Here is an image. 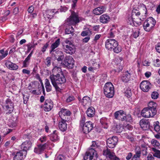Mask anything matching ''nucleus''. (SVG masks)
<instances>
[{"label":"nucleus","mask_w":160,"mask_h":160,"mask_svg":"<svg viewBox=\"0 0 160 160\" xmlns=\"http://www.w3.org/2000/svg\"><path fill=\"white\" fill-rule=\"evenodd\" d=\"M51 58L48 57L45 60L44 62L47 66H49L51 65Z\"/></svg>","instance_id":"obj_46"},{"label":"nucleus","mask_w":160,"mask_h":160,"mask_svg":"<svg viewBox=\"0 0 160 160\" xmlns=\"http://www.w3.org/2000/svg\"><path fill=\"white\" fill-rule=\"evenodd\" d=\"M50 78L52 85L56 90L58 91H59L60 89L58 86L66 82L64 76L63 75L60 76L59 74H57L56 75H51L50 76Z\"/></svg>","instance_id":"obj_1"},{"label":"nucleus","mask_w":160,"mask_h":160,"mask_svg":"<svg viewBox=\"0 0 160 160\" xmlns=\"http://www.w3.org/2000/svg\"><path fill=\"white\" fill-rule=\"evenodd\" d=\"M135 152V154L132 156L131 160H139L141 154V150L140 147H136Z\"/></svg>","instance_id":"obj_22"},{"label":"nucleus","mask_w":160,"mask_h":160,"mask_svg":"<svg viewBox=\"0 0 160 160\" xmlns=\"http://www.w3.org/2000/svg\"><path fill=\"white\" fill-rule=\"evenodd\" d=\"M151 85L148 81H142L140 84V89L144 92H147L151 88Z\"/></svg>","instance_id":"obj_14"},{"label":"nucleus","mask_w":160,"mask_h":160,"mask_svg":"<svg viewBox=\"0 0 160 160\" xmlns=\"http://www.w3.org/2000/svg\"><path fill=\"white\" fill-rule=\"evenodd\" d=\"M86 118L84 116H82L81 118V119L80 121V126L81 127H82L84 125L85 121Z\"/></svg>","instance_id":"obj_48"},{"label":"nucleus","mask_w":160,"mask_h":160,"mask_svg":"<svg viewBox=\"0 0 160 160\" xmlns=\"http://www.w3.org/2000/svg\"><path fill=\"white\" fill-rule=\"evenodd\" d=\"M48 42H47L45 44L42 48V52H44L46 51V49L48 47Z\"/></svg>","instance_id":"obj_55"},{"label":"nucleus","mask_w":160,"mask_h":160,"mask_svg":"<svg viewBox=\"0 0 160 160\" xmlns=\"http://www.w3.org/2000/svg\"><path fill=\"white\" fill-rule=\"evenodd\" d=\"M40 34V33L38 32H36V33L34 36V41L33 42V44L31 43H29L27 45L28 47L27 52H29L31 49L37 45V42L35 43L34 41H36L39 39L38 35Z\"/></svg>","instance_id":"obj_21"},{"label":"nucleus","mask_w":160,"mask_h":160,"mask_svg":"<svg viewBox=\"0 0 160 160\" xmlns=\"http://www.w3.org/2000/svg\"><path fill=\"white\" fill-rule=\"evenodd\" d=\"M156 23L155 20L152 17L148 18L144 22L143 28L147 32L150 31L153 28Z\"/></svg>","instance_id":"obj_8"},{"label":"nucleus","mask_w":160,"mask_h":160,"mask_svg":"<svg viewBox=\"0 0 160 160\" xmlns=\"http://www.w3.org/2000/svg\"><path fill=\"white\" fill-rule=\"evenodd\" d=\"M38 147L35 148L34 152L36 153L39 154L40 152V145H38Z\"/></svg>","instance_id":"obj_50"},{"label":"nucleus","mask_w":160,"mask_h":160,"mask_svg":"<svg viewBox=\"0 0 160 160\" xmlns=\"http://www.w3.org/2000/svg\"><path fill=\"white\" fill-rule=\"evenodd\" d=\"M105 47L108 50H113L116 53H118L122 51L121 47L118 45V42L113 39H109L106 40Z\"/></svg>","instance_id":"obj_2"},{"label":"nucleus","mask_w":160,"mask_h":160,"mask_svg":"<svg viewBox=\"0 0 160 160\" xmlns=\"http://www.w3.org/2000/svg\"><path fill=\"white\" fill-rule=\"evenodd\" d=\"M53 107L52 102L50 100H46L43 106L44 110L46 112L50 111Z\"/></svg>","instance_id":"obj_18"},{"label":"nucleus","mask_w":160,"mask_h":160,"mask_svg":"<svg viewBox=\"0 0 160 160\" xmlns=\"http://www.w3.org/2000/svg\"><path fill=\"white\" fill-rule=\"evenodd\" d=\"M132 95L131 90L130 88H128L125 91V96L128 98L131 97Z\"/></svg>","instance_id":"obj_42"},{"label":"nucleus","mask_w":160,"mask_h":160,"mask_svg":"<svg viewBox=\"0 0 160 160\" xmlns=\"http://www.w3.org/2000/svg\"><path fill=\"white\" fill-rule=\"evenodd\" d=\"M24 154L22 150L17 152L13 157V160H23V155Z\"/></svg>","instance_id":"obj_30"},{"label":"nucleus","mask_w":160,"mask_h":160,"mask_svg":"<svg viewBox=\"0 0 160 160\" xmlns=\"http://www.w3.org/2000/svg\"><path fill=\"white\" fill-rule=\"evenodd\" d=\"M148 110L149 113V115L150 118L153 117L156 114L157 110L156 109H150L148 108Z\"/></svg>","instance_id":"obj_38"},{"label":"nucleus","mask_w":160,"mask_h":160,"mask_svg":"<svg viewBox=\"0 0 160 160\" xmlns=\"http://www.w3.org/2000/svg\"><path fill=\"white\" fill-rule=\"evenodd\" d=\"M61 71V68L57 66H55L52 69L53 72H58Z\"/></svg>","instance_id":"obj_53"},{"label":"nucleus","mask_w":160,"mask_h":160,"mask_svg":"<svg viewBox=\"0 0 160 160\" xmlns=\"http://www.w3.org/2000/svg\"><path fill=\"white\" fill-rule=\"evenodd\" d=\"M71 112L64 108H62L59 112L58 114L62 120H68V117L71 114Z\"/></svg>","instance_id":"obj_12"},{"label":"nucleus","mask_w":160,"mask_h":160,"mask_svg":"<svg viewBox=\"0 0 160 160\" xmlns=\"http://www.w3.org/2000/svg\"><path fill=\"white\" fill-rule=\"evenodd\" d=\"M109 16L107 14H103L101 15L99 18L100 22L103 23H107L110 21Z\"/></svg>","instance_id":"obj_26"},{"label":"nucleus","mask_w":160,"mask_h":160,"mask_svg":"<svg viewBox=\"0 0 160 160\" xmlns=\"http://www.w3.org/2000/svg\"><path fill=\"white\" fill-rule=\"evenodd\" d=\"M139 32L138 31H135L132 34V36L134 38H136L139 36Z\"/></svg>","instance_id":"obj_60"},{"label":"nucleus","mask_w":160,"mask_h":160,"mask_svg":"<svg viewBox=\"0 0 160 160\" xmlns=\"http://www.w3.org/2000/svg\"><path fill=\"white\" fill-rule=\"evenodd\" d=\"M104 94L108 98H111L114 95V88L112 84L110 82L106 83L103 88Z\"/></svg>","instance_id":"obj_6"},{"label":"nucleus","mask_w":160,"mask_h":160,"mask_svg":"<svg viewBox=\"0 0 160 160\" xmlns=\"http://www.w3.org/2000/svg\"><path fill=\"white\" fill-rule=\"evenodd\" d=\"M95 110L92 107H90L88 108L86 111V113L88 117H93L95 114Z\"/></svg>","instance_id":"obj_31"},{"label":"nucleus","mask_w":160,"mask_h":160,"mask_svg":"<svg viewBox=\"0 0 160 160\" xmlns=\"http://www.w3.org/2000/svg\"><path fill=\"white\" fill-rule=\"evenodd\" d=\"M159 124V122L158 121L156 122L154 124V130L157 132L160 130V126Z\"/></svg>","instance_id":"obj_44"},{"label":"nucleus","mask_w":160,"mask_h":160,"mask_svg":"<svg viewBox=\"0 0 160 160\" xmlns=\"http://www.w3.org/2000/svg\"><path fill=\"white\" fill-rule=\"evenodd\" d=\"M74 31V28L72 27H71L70 28H66L65 31V33L66 34H71L72 35H73Z\"/></svg>","instance_id":"obj_40"},{"label":"nucleus","mask_w":160,"mask_h":160,"mask_svg":"<svg viewBox=\"0 0 160 160\" xmlns=\"http://www.w3.org/2000/svg\"><path fill=\"white\" fill-rule=\"evenodd\" d=\"M75 99L74 97L73 96H69L67 99L66 101L68 102H71L73 101Z\"/></svg>","instance_id":"obj_52"},{"label":"nucleus","mask_w":160,"mask_h":160,"mask_svg":"<svg viewBox=\"0 0 160 160\" xmlns=\"http://www.w3.org/2000/svg\"><path fill=\"white\" fill-rule=\"evenodd\" d=\"M118 141V138L116 136L109 138L107 140V145L109 148H113L116 146Z\"/></svg>","instance_id":"obj_13"},{"label":"nucleus","mask_w":160,"mask_h":160,"mask_svg":"<svg viewBox=\"0 0 160 160\" xmlns=\"http://www.w3.org/2000/svg\"><path fill=\"white\" fill-rule=\"evenodd\" d=\"M125 113L123 111L119 110L116 112L114 113L115 118L121 120L122 121H124Z\"/></svg>","instance_id":"obj_20"},{"label":"nucleus","mask_w":160,"mask_h":160,"mask_svg":"<svg viewBox=\"0 0 160 160\" xmlns=\"http://www.w3.org/2000/svg\"><path fill=\"white\" fill-rule=\"evenodd\" d=\"M42 123H43V124L42 126V127H44L46 132H49V128L46 122L44 121Z\"/></svg>","instance_id":"obj_47"},{"label":"nucleus","mask_w":160,"mask_h":160,"mask_svg":"<svg viewBox=\"0 0 160 160\" xmlns=\"http://www.w3.org/2000/svg\"><path fill=\"white\" fill-rule=\"evenodd\" d=\"M148 108H143L141 112V115L143 117L146 118H150Z\"/></svg>","instance_id":"obj_32"},{"label":"nucleus","mask_w":160,"mask_h":160,"mask_svg":"<svg viewBox=\"0 0 160 160\" xmlns=\"http://www.w3.org/2000/svg\"><path fill=\"white\" fill-rule=\"evenodd\" d=\"M64 51L67 53L72 55L75 52V48L72 43L68 39L64 40L62 43Z\"/></svg>","instance_id":"obj_5"},{"label":"nucleus","mask_w":160,"mask_h":160,"mask_svg":"<svg viewBox=\"0 0 160 160\" xmlns=\"http://www.w3.org/2000/svg\"><path fill=\"white\" fill-rule=\"evenodd\" d=\"M154 156L151 154H149L148 155L147 157V160H154Z\"/></svg>","instance_id":"obj_58"},{"label":"nucleus","mask_w":160,"mask_h":160,"mask_svg":"<svg viewBox=\"0 0 160 160\" xmlns=\"http://www.w3.org/2000/svg\"><path fill=\"white\" fill-rule=\"evenodd\" d=\"M45 85L46 91L47 92H49L51 90L52 87L50 85L48 80L46 79L45 80Z\"/></svg>","instance_id":"obj_37"},{"label":"nucleus","mask_w":160,"mask_h":160,"mask_svg":"<svg viewBox=\"0 0 160 160\" xmlns=\"http://www.w3.org/2000/svg\"><path fill=\"white\" fill-rule=\"evenodd\" d=\"M158 93L157 92H153L151 95V97L152 99H157L158 97Z\"/></svg>","instance_id":"obj_45"},{"label":"nucleus","mask_w":160,"mask_h":160,"mask_svg":"<svg viewBox=\"0 0 160 160\" xmlns=\"http://www.w3.org/2000/svg\"><path fill=\"white\" fill-rule=\"evenodd\" d=\"M67 120H62L58 124V127L60 130L62 132L66 131L67 129V124L66 121Z\"/></svg>","instance_id":"obj_24"},{"label":"nucleus","mask_w":160,"mask_h":160,"mask_svg":"<svg viewBox=\"0 0 160 160\" xmlns=\"http://www.w3.org/2000/svg\"><path fill=\"white\" fill-rule=\"evenodd\" d=\"M145 15L142 16V18H139V16L140 15V12L136 9H133L132 10V18L134 19V25L137 27L141 24V21H143V20L146 18V15L147 14V9L146 8H145Z\"/></svg>","instance_id":"obj_4"},{"label":"nucleus","mask_w":160,"mask_h":160,"mask_svg":"<svg viewBox=\"0 0 160 160\" xmlns=\"http://www.w3.org/2000/svg\"><path fill=\"white\" fill-rule=\"evenodd\" d=\"M34 9V7L32 6H30L28 9V11L29 13H31L32 12Z\"/></svg>","instance_id":"obj_59"},{"label":"nucleus","mask_w":160,"mask_h":160,"mask_svg":"<svg viewBox=\"0 0 160 160\" xmlns=\"http://www.w3.org/2000/svg\"><path fill=\"white\" fill-rule=\"evenodd\" d=\"M0 53L1 54V55L0 56V60H1L7 55L8 54V51L6 50L4 51V50L2 49L0 50Z\"/></svg>","instance_id":"obj_39"},{"label":"nucleus","mask_w":160,"mask_h":160,"mask_svg":"<svg viewBox=\"0 0 160 160\" xmlns=\"http://www.w3.org/2000/svg\"><path fill=\"white\" fill-rule=\"evenodd\" d=\"M157 107V104L155 102L151 101L149 102L148 104V107L147 108L150 109H156Z\"/></svg>","instance_id":"obj_41"},{"label":"nucleus","mask_w":160,"mask_h":160,"mask_svg":"<svg viewBox=\"0 0 160 160\" xmlns=\"http://www.w3.org/2000/svg\"><path fill=\"white\" fill-rule=\"evenodd\" d=\"M124 118V121H125L127 122H131L132 121V119L130 114H128L126 115V114H125V117Z\"/></svg>","instance_id":"obj_43"},{"label":"nucleus","mask_w":160,"mask_h":160,"mask_svg":"<svg viewBox=\"0 0 160 160\" xmlns=\"http://www.w3.org/2000/svg\"><path fill=\"white\" fill-rule=\"evenodd\" d=\"M132 157V153L130 152L128 153L127 156L126 157V159L127 160H130L131 158Z\"/></svg>","instance_id":"obj_57"},{"label":"nucleus","mask_w":160,"mask_h":160,"mask_svg":"<svg viewBox=\"0 0 160 160\" xmlns=\"http://www.w3.org/2000/svg\"><path fill=\"white\" fill-rule=\"evenodd\" d=\"M106 9L102 6L99 7L95 8L93 10V13L96 15H99L105 12Z\"/></svg>","instance_id":"obj_27"},{"label":"nucleus","mask_w":160,"mask_h":160,"mask_svg":"<svg viewBox=\"0 0 160 160\" xmlns=\"http://www.w3.org/2000/svg\"><path fill=\"white\" fill-rule=\"evenodd\" d=\"M55 12L54 10H48L43 12L44 18L46 20H48L52 18L53 15L57 12Z\"/></svg>","instance_id":"obj_16"},{"label":"nucleus","mask_w":160,"mask_h":160,"mask_svg":"<svg viewBox=\"0 0 160 160\" xmlns=\"http://www.w3.org/2000/svg\"><path fill=\"white\" fill-rule=\"evenodd\" d=\"M57 160H64V158L62 155H59L56 158Z\"/></svg>","instance_id":"obj_64"},{"label":"nucleus","mask_w":160,"mask_h":160,"mask_svg":"<svg viewBox=\"0 0 160 160\" xmlns=\"http://www.w3.org/2000/svg\"><path fill=\"white\" fill-rule=\"evenodd\" d=\"M140 125L143 130H146L149 128L150 122L147 120L142 119L140 121Z\"/></svg>","instance_id":"obj_23"},{"label":"nucleus","mask_w":160,"mask_h":160,"mask_svg":"<svg viewBox=\"0 0 160 160\" xmlns=\"http://www.w3.org/2000/svg\"><path fill=\"white\" fill-rule=\"evenodd\" d=\"M74 60L71 56L66 57L63 61L64 65L69 69H72L74 67Z\"/></svg>","instance_id":"obj_10"},{"label":"nucleus","mask_w":160,"mask_h":160,"mask_svg":"<svg viewBox=\"0 0 160 160\" xmlns=\"http://www.w3.org/2000/svg\"><path fill=\"white\" fill-rule=\"evenodd\" d=\"M71 14L69 18L67 19L68 24L75 25L82 21V18L79 17L78 13L74 11H71Z\"/></svg>","instance_id":"obj_7"},{"label":"nucleus","mask_w":160,"mask_h":160,"mask_svg":"<svg viewBox=\"0 0 160 160\" xmlns=\"http://www.w3.org/2000/svg\"><path fill=\"white\" fill-rule=\"evenodd\" d=\"M68 9V8L66 7L61 6L60 8H59V9L61 12H65Z\"/></svg>","instance_id":"obj_61"},{"label":"nucleus","mask_w":160,"mask_h":160,"mask_svg":"<svg viewBox=\"0 0 160 160\" xmlns=\"http://www.w3.org/2000/svg\"><path fill=\"white\" fill-rule=\"evenodd\" d=\"M155 49L157 52L160 53V42L158 43L156 45Z\"/></svg>","instance_id":"obj_54"},{"label":"nucleus","mask_w":160,"mask_h":160,"mask_svg":"<svg viewBox=\"0 0 160 160\" xmlns=\"http://www.w3.org/2000/svg\"><path fill=\"white\" fill-rule=\"evenodd\" d=\"M32 142L30 141H26L23 142L21 145V150L24 152V154H26L27 151L31 147Z\"/></svg>","instance_id":"obj_15"},{"label":"nucleus","mask_w":160,"mask_h":160,"mask_svg":"<svg viewBox=\"0 0 160 160\" xmlns=\"http://www.w3.org/2000/svg\"><path fill=\"white\" fill-rule=\"evenodd\" d=\"M94 70L98 68L99 67V65L98 63L97 62H94L92 63V65H91Z\"/></svg>","instance_id":"obj_49"},{"label":"nucleus","mask_w":160,"mask_h":160,"mask_svg":"<svg viewBox=\"0 0 160 160\" xmlns=\"http://www.w3.org/2000/svg\"><path fill=\"white\" fill-rule=\"evenodd\" d=\"M152 145L155 148H160V143L157 140L155 139H152L151 141Z\"/></svg>","instance_id":"obj_36"},{"label":"nucleus","mask_w":160,"mask_h":160,"mask_svg":"<svg viewBox=\"0 0 160 160\" xmlns=\"http://www.w3.org/2000/svg\"><path fill=\"white\" fill-rule=\"evenodd\" d=\"M59 52L60 53V56H59L58 58H57V60L58 61H62L63 58V55L62 52Z\"/></svg>","instance_id":"obj_56"},{"label":"nucleus","mask_w":160,"mask_h":160,"mask_svg":"<svg viewBox=\"0 0 160 160\" xmlns=\"http://www.w3.org/2000/svg\"><path fill=\"white\" fill-rule=\"evenodd\" d=\"M59 139V137L57 134V131H54L50 139L53 142H56Z\"/></svg>","instance_id":"obj_33"},{"label":"nucleus","mask_w":160,"mask_h":160,"mask_svg":"<svg viewBox=\"0 0 160 160\" xmlns=\"http://www.w3.org/2000/svg\"><path fill=\"white\" fill-rule=\"evenodd\" d=\"M81 127L82 132L84 134H87L92 129L93 125L91 122L88 121Z\"/></svg>","instance_id":"obj_11"},{"label":"nucleus","mask_w":160,"mask_h":160,"mask_svg":"<svg viewBox=\"0 0 160 160\" xmlns=\"http://www.w3.org/2000/svg\"><path fill=\"white\" fill-rule=\"evenodd\" d=\"M90 37L89 36H88L85 37V38L82 39V42L85 43L87 42L88 41L90 40Z\"/></svg>","instance_id":"obj_63"},{"label":"nucleus","mask_w":160,"mask_h":160,"mask_svg":"<svg viewBox=\"0 0 160 160\" xmlns=\"http://www.w3.org/2000/svg\"><path fill=\"white\" fill-rule=\"evenodd\" d=\"M30 59V58H28V57H27V58L25 59V60L23 62V66L24 67H27V62H28V61Z\"/></svg>","instance_id":"obj_62"},{"label":"nucleus","mask_w":160,"mask_h":160,"mask_svg":"<svg viewBox=\"0 0 160 160\" xmlns=\"http://www.w3.org/2000/svg\"><path fill=\"white\" fill-rule=\"evenodd\" d=\"M152 151H153L152 153L153 156L158 158H160V150L157 149L155 148H151Z\"/></svg>","instance_id":"obj_34"},{"label":"nucleus","mask_w":160,"mask_h":160,"mask_svg":"<svg viewBox=\"0 0 160 160\" xmlns=\"http://www.w3.org/2000/svg\"><path fill=\"white\" fill-rule=\"evenodd\" d=\"M131 77V74L128 72H125L122 77V80L124 82H127L130 80Z\"/></svg>","instance_id":"obj_28"},{"label":"nucleus","mask_w":160,"mask_h":160,"mask_svg":"<svg viewBox=\"0 0 160 160\" xmlns=\"http://www.w3.org/2000/svg\"><path fill=\"white\" fill-rule=\"evenodd\" d=\"M92 142L91 148L86 152V154L84 157V160H92L93 158H96L98 157L97 153L95 149L98 147V143L95 141H92Z\"/></svg>","instance_id":"obj_3"},{"label":"nucleus","mask_w":160,"mask_h":160,"mask_svg":"<svg viewBox=\"0 0 160 160\" xmlns=\"http://www.w3.org/2000/svg\"><path fill=\"white\" fill-rule=\"evenodd\" d=\"M78 100L83 106L89 105L91 103V99L88 96L84 97L82 99H81V98L78 97Z\"/></svg>","instance_id":"obj_19"},{"label":"nucleus","mask_w":160,"mask_h":160,"mask_svg":"<svg viewBox=\"0 0 160 160\" xmlns=\"http://www.w3.org/2000/svg\"><path fill=\"white\" fill-rule=\"evenodd\" d=\"M100 122L102 125V127L107 129L108 127V121L105 118H102L100 119Z\"/></svg>","instance_id":"obj_35"},{"label":"nucleus","mask_w":160,"mask_h":160,"mask_svg":"<svg viewBox=\"0 0 160 160\" xmlns=\"http://www.w3.org/2000/svg\"><path fill=\"white\" fill-rule=\"evenodd\" d=\"M6 66L11 70H16L18 68V66L9 61H6L5 64Z\"/></svg>","instance_id":"obj_25"},{"label":"nucleus","mask_w":160,"mask_h":160,"mask_svg":"<svg viewBox=\"0 0 160 160\" xmlns=\"http://www.w3.org/2000/svg\"><path fill=\"white\" fill-rule=\"evenodd\" d=\"M60 44V39L58 38L51 46V50H50V53L55 51V49L58 47Z\"/></svg>","instance_id":"obj_29"},{"label":"nucleus","mask_w":160,"mask_h":160,"mask_svg":"<svg viewBox=\"0 0 160 160\" xmlns=\"http://www.w3.org/2000/svg\"><path fill=\"white\" fill-rule=\"evenodd\" d=\"M154 65L157 67L160 66V60L159 59H157L156 62H154Z\"/></svg>","instance_id":"obj_51"},{"label":"nucleus","mask_w":160,"mask_h":160,"mask_svg":"<svg viewBox=\"0 0 160 160\" xmlns=\"http://www.w3.org/2000/svg\"><path fill=\"white\" fill-rule=\"evenodd\" d=\"M3 108L4 109L7 114L11 113L13 111L14 108V104L11 99L8 98L4 102Z\"/></svg>","instance_id":"obj_9"},{"label":"nucleus","mask_w":160,"mask_h":160,"mask_svg":"<svg viewBox=\"0 0 160 160\" xmlns=\"http://www.w3.org/2000/svg\"><path fill=\"white\" fill-rule=\"evenodd\" d=\"M103 155L108 157L111 160H119V158L115 155L114 153L111 152L110 149H107L104 150Z\"/></svg>","instance_id":"obj_17"}]
</instances>
